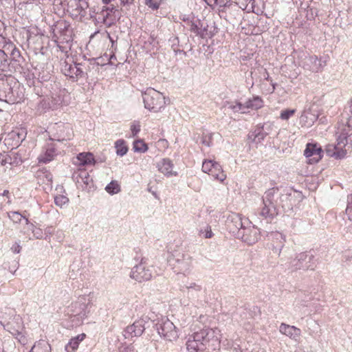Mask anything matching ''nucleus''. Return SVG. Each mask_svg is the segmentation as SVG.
<instances>
[{
    "label": "nucleus",
    "instance_id": "obj_10",
    "mask_svg": "<svg viewBox=\"0 0 352 352\" xmlns=\"http://www.w3.org/2000/svg\"><path fill=\"white\" fill-rule=\"evenodd\" d=\"M322 147L317 143H308L304 151V155L310 164L318 162L322 157Z\"/></svg>",
    "mask_w": 352,
    "mask_h": 352
},
{
    "label": "nucleus",
    "instance_id": "obj_32",
    "mask_svg": "<svg viewBox=\"0 0 352 352\" xmlns=\"http://www.w3.org/2000/svg\"><path fill=\"white\" fill-rule=\"evenodd\" d=\"M130 130L131 132V137L136 136L138 133L140 131V124L139 122H134L131 124L130 126Z\"/></svg>",
    "mask_w": 352,
    "mask_h": 352
},
{
    "label": "nucleus",
    "instance_id": "obj_39",
    "mask_svg": "<svg viewBox=\"0 0 352 352\" xmlns=\"http://www.w3.org/2000/svg\"><path fill=\"white\" fill-rule=\"evenodd\" d=\"M194 289L197 291H199L201 289L199 285H197L195 283H190L189 284H186L185 285H184L182 287V289Z\"/></svg>",
    "mask_w": 352,
    "mask_h": 352
},
{
    "label": "nucleus",
    "instance_id": "obj_30",
    "mask_svg": "<svg viewBox=\"0 0 352 352\" xmlns=\"http://www.w3.org/2000/svg\"><path fill=\"white\" fill-rule=\"evenodd\" d=\"M162 0H144L145 4L153 10H157L161 5Z\"/></svg>",
    "mask_w": 352,
    "mask_h": 352
},
{
    "label": "nucleus",
    "instance_id": "obj_15",
    "mask_svg": "<svg viewBox=\"0 0 352 352\" xmlns=\"http://www.w3.org/2000/svg\"><path fill=\"white\" fill-rule=\"evenodd\" d=\"M144 331V325L143 320H138L129 325L126 329V333L131 336H140Z\"/></svg>",
    "mask_w": 352,
    "mask_h": 352
},
{
    "label": "nucleus",
    "instance_id": "obj_17",
    "mask_svg": "<svg viewBox=\"0 0 352 352\" xmlns=\"http://www.w3.org/2000/svg\"><path fill=\"white\" fill-rule=\"evenodd\" d=\"M86 334L82 333L70 339L68 344L65 346L67 352H74L78 348L80 343L85 340Z\"/></svg>",
    "mask_w": 352,
    "mask_h": 352
},
{
    "label": "nucleus",
    "instance_id": "obj_21",
    "mask_svg": "<svg viewBox=\"0 0 352 352\" xmlns=\"http://www.w3.org/2000/svg\"><path fill=\"white\" fill-rule=\"evenodd\" d=\"M53 130H58L60 131L59 133H58L57 135H54V138H50V140H58V141H60V140H65L66 139V136H67L69 138V135H65L63 134V132H65V131L66 130L67 131V133H68L69 131V128H67L64 126V124H55L53 126H52V129Z\"/></svg>",
    "mask_w": 352,
    "mask_h": 352
},
{
    "label": "nucleus",
    "instance_id": "obj_44",
    "mask_svg": "<svg viewBox=\"0 0 352 352\" xmlns=\"http://www.w3.org/2000/svg\"><path fill=\"white\" fill-rule=\"evenodd\" d=\"M307 259L310 260L311 259V256L308 255L306 253H300L298 256V260L299 261H305Z\"/></svg>",
    "mask_w": 352,
    "mask_h": 352
},
{
    "label": "nucleus",
    "instance_id": "obj_6",
    "mask_svg": "<svg viewBox=\"0 0 352 352\" xmlns=\"http://www.w3.org/2000/svg\"><path fill=\"white\" fill-rule=\"evenodd\" d=\"M202 171L221 183L226 179V175L224 173L221 166L214 160H204L202 163Z\"/></svg>",
    "mask_w": 352,
    "mask_h": 352
},
{
    "label": "nucleus",
    "instance_id": "obj_14",
    "mask_svg": "<svg viewBox=\"0 0 352 352\" xmlns=\"http://www.w3.org/2000/svg\"><path fill=\"white\" fill-rule=\"evenodd\" d=\"M173 164L169 159H162L157 163L158 170L166 177L176 176L177 173L173 170Z\"/></svg>",
    "mask_w": 352,
    "mask_h": 352
},
{
    "label": "nucleus",
    "instance_id": "obj_19",
    "mask_svg": "<svg viewBox=\"0 0 352 352\" xmlns=\"http://www.w3.org/2000/svg\"><path fill=\"white\" fill-rule=\"evenodd\" d=\"M245 104L248 111L250 109L256 110L263 107V100L259 96H254L252 98L248 99Z\"/></svg>",
    "mask_w": 352,
    "mask_h": 352
},
{
    "label": "nucleus",
    "instance_id": "obj_27",
    "mask_svg": "<svg viewBox=\"0 0 352 352\" xmlns=\"http://www.w3.org/2000/svg\"><path fill=\"white\" fill-rule=\"evenodd\" d=\"M105 190L111 194H116L120 190V185L117 182L112 181L105 188Z\"/></svg>",
    "mask_w": 352,
    "mask_h": 352
},
{
    "label": "nucleus",
    "instance_id": "obj_31",
    "mask_svg": "<svg viewBox=\"0 0 352 352\" xmlns=\"http://www.w3.org/2000/svg\"><path fill=\"white\" fill-rule=\"evenodd\" d=\"M208 25L204 26L203 25V26L201 27L200 30H197L198 35H199L202 38L211 37L212 36V34L210 31H208Z\"/></svg>",
    "mask_w": 352,
    "mask_h": 352
},
{
    "label": "nucleus",
    "instance_id": "obj_11",
    "mask_svg": "<svg viewBox=\"0 0 352 352\" xmlns=\"http://www.w3.org/2000/svg\"><path fill=\"white\" fill-rule=\"evenodd\" d=\"M57 155L56 149L54 142L47 143L43 148L38 157L39 163H47L53 160Z\"/></svg>",
    "mask_w": 352,
    "mask_h": 352
},
{
    "label": "nucleus",
    "instance_id": "obj_1",
    "mask_svg": "<svg viewBox=\"0 0 352 352\" xmlns=\"http://www.w3.org/2000/svg\"><path fill=\"white\" fill-rule=\"evenodd\" d=\"M221 331L218 328H205L190 336L186 349L190 352H205L215 349L220 343Z\"/></svg>",
    "mask_w": 352,
    "mask_h": 352
},
{
    "label": "nucleus",
    "instance_id": "obj_38",
    "mask_svg": "<svg viewBox=\"0 0 352 352\" xmlns=\"http://www.w3.org/2000/svg\"><path fill=\"white\" fill-rule=\"evenodd\" d=\"M204 25V23H201L200 21H198L197 23H193L191 25V30L198 34L197 30H200L201 27H202Z\"/></svg>",
    "mask_w": 352,
    "mask_h": 352
},
{
    "label": "nucleus",
    "instance_id": "obj_60",
    "mask_svg": "<svg viewBox=\"0 0 352 352\" xmlns=\"http://www.w3.org/2000/svg\"><path fill=\"white\" fill-rule=\"evenodd\" d=\"M39 351L40 352H44V351L43 349H39Z\"/></svg>",
    "mask_w": 352,
    "mask_h": 352
},
{
    "label": "nucleus",
    "instance_id": "obj_42",
    "mask_svg": "<svg viewBox=\"0 0 352 352\" xmlns=\"http://www.w3.org/2000/svg\"><path fill=\"white\" fill-rule=\"evenodd\" d=\"M64 72H65V76H68L70 78H74L76 77L75 75H74L75 71L71 70L69 69V66H67V65L65 66V68L64 69Z\"/></svg>",
    "mask_w": 352,
    "mask_h": 352
},
{
    "label": "nucleus",
    "instance_id": "obj_8",
    "mask_svg": "<svg viewBox=\"0 0 352 352\" xmlns=\"http://www.w3.org/2000/svg\"><path fill=\"white\" fill-rule=\"evenodd\" d=\"M71 312L75 317H78V320L82 321L87 318L89 310L87 299L84 296L79 297L77 300L72 302L70 307Z\"/></svg>",
    "mask_w": 352,
    "mask_h": 352
},
{
    "label": "nucleus",
    "instance_id": "obj_4",
    "mask_svg": "<svg viewBox=\"0 0 352 352\" xmlns=\"http://www.w3.org/2000/svg\"><path fill=\"white\" fill-rule=\"evenodd\" d=\"M277 192L275 189H270L265 192L263 199V207L259 212L263 217L271 219L278 214L274 199Z\"/></svg>",
    "mask_w": 352,
    "mask_h": 352
},
{
    "label": "nucleus",
    "instance_id": "obj_7",
    "mask_svg": "<svg viewBox=\"0 0 352 352\" xmlns=\"http://www.w3.org/2000/svg\"><path fill=\"white\" fill-rule=\"evenodd\" d=\"M159 335L168 341H175L178 338V332L174 324L168 319H165L157 324Z\"/></svg>",
    "mask_w": 352,
    "mask_h": 352
},
{
    "label": "nucleus",
    "instance_id": "obj_53",
    "mask_svg": "<svg viewBox=\"0 0 352 352\" xmlns=\"http://www.w3.org/2000/svg\"><path fill=\"white\" fill-rule=\"evenodd\" d=\"M8 194V190H4L2 194H0V197H3L6 195Z\"/></svg>",
    "mask_w": 352,
    "mask_h": 352
},
{
    "label": "nucleus",
    "instance_id": "obj_41",
    "mask_svg": "<svg viewBox=\"0 0 352 352\" xmlns=\"http://www.w3.org/2000/svg\"><path fill=\"white\" fill-rule=\"evenodd\" d=\"M32 233H33L34 236L36 239H41L43 236V232H42L41 229H40V228H33Z\"/></svg>",
    "mask_w": 352,
    "mask_h": 352
},
{
    "label": "nucleus",
    "instance_id": "obj_36",
    "mask_svg": "<svg viewBox=\"0 0 352 352\" xmlns=\"http://www.w3.org/2000/svg\"><path fill=\"white\" fill-rule=\"evenodd\" d=\"M348 206L346 209V214H347L349 219L352 221V195L349 197Z\"/></svg>",
    "mask_w": 352,
    "mask_h": 352
},
{
    "label": "nucleus",
    "instance_id": "obj_43",
    "mask_svg": "<svg viewBox=\"0 0 352 352\" xmlns=\"http://www.w3.org/2000/svg\"><path fill=\"white\" fill-rule=\"evenodd\" d=\"M78 8L81 11L85 10L88 8V3L86 1V0H79Z\"/></svg>",
    "mask_w": 352,
    "mask_h": 352
},
{
    "label": "nucleus",
    "instance_id": "obj_56",
    "mask_svg": "<svg viewBox=\"0 0 352 352\" xmlns=\"http://www.w3.org/2000/svg\"><path fill=\"white\" fill-rule=\"evenodd\" d=\"M297 75H298V73H297V72H295V73L293 74V76H294V77H296Z\"/></svg>",
    "mask_w": 352,
    "mask_h": 352
},
{
    "label": "nucleus",
    "instance_id": "obj_22",
    "mask_svg": "<svg viewBox=\"0 0 352 352\" xmlns=\"http://www.w3.org/2000/svg\"><path fill=\"white\" fill-rule=\"evenodd\" d=\"M36 177L39 183L51 185L52 176L50 173L44 170H39L36 173Z\"/></svg>",
    "mask_w": 352,
    "mask_h": 352
},
{
    "label": "nucleus",
    "instance_id": "obj_47",
    "mask_svg": "<svg viewBox=\"0 0 352 352\" xmlns=\"http://www.w3.org/2000/svg\"><path fill=\"white\" fill-rule=\"evenodd\" d=\"M122 352H135L134 348L131 346L125 347Z\"/></svg>",
    "mask_w": 352,
    "mask_h": 352
},
{
    "label": "nucleus",
    "instance_id": "obj_13",
    "mask_svg": "<svg viewBox=\"0 0 352 352\" xmlns=\"http://www.w3.org/2000/svg\"><path fill=\"white\" fill-rule=\"evenodd\" d=\"M278 330L281 334L296 342L299 340L301 336V330L299 328L283 322L280 324Z\"/></svg>",
    "mask_w": 352,
    "mask_h": 352
},
{
    "label": "nucleus",
    "instance_id": "obj_5",
    "mask_svg": "<svg viewBox=\"0 0 352 352\" xmlns=\"http://www.w3.org/2000/svg\"><path fill=\"white\" fill-rule=\"evenodd\" d=\"M130 277L139 283L148 281L153 277V266L141 261L139 264L132 268Z\"/></svg>",
    "mask_w": 352,
    "mask_h": 352
},
{
    "label": "nucleus",
    "instance_id": "obj_2",
    "mask_svg": "<svg viewBox=\"0 0 352 352\" xmlns=\"http://www.w3.org/2000/svg\"><path fill=\"white\" fill-rule=\"evenodd\" d=\"M352 135V125L348 122L339 123L336 131V144H330L325 148L328 156L335 159H343L347 153L348 138Z\"/></svg>",
    "mask_w": 352,
    "mask_h": 352
},
{
    "label": "nucleus",
    "instance_id": "obj_16",
    "mask_svg": "<svg viewBox=\"0 0 352 352\" xmlns=\"http://www.w3.org/2000/svg\"><path fill=\"white\" fill-rule=\"evenodd\" d=\"M317 115L312 113L310 109H307L302 112L300 118V122L302 126L309 127L314 124V123L317 120Z\"/></svg>",
    "mask_w": 352,
    "mask_h": 352
},
{
    "label": "nucleus",
    "instance_id": "obj_57",
    "mask_svg": "<svg viewBox=\"0 0 352 352\" xmlns=\"http://www.w3.org/2000/svg\"><path fill=\"white\" fill-rule=\"evenodd\" d=\"M272 86H273V88H272V91L273 92L274 91V89H275V86H274V85H272Z\"/></svg>",
    "mask_w": 352,
    "mask_h": 352
},
{
    "label": "nucleus",
    "instance_id": "obj_46",
    "mask_svg": "<svg viewBox=\"0 0 352 352\" xmlns=\"http://www.w3.org/2000/svg\"><path fill=\"white\" fill-rule=\"evenodd\" d=\"M213 1V3L215 4V5H218L219 6H223L226 4V0H210V2L208 3V4H210V3H212Z\"/></svg>",
    "mask_w": 352,
    "mask_h": 352
},
{
    "label": "nucleus",
    "instance_id": "obj_58",
    "mask_svg": "<svg viewBox=\"0 0 352 352\" xmlns=\"http://www.w3.org/2000/svg\"><path fill=\"white\" fill-rule=\"evenodd\" d=\"M11 135H12V137H14V136H15V135H16V133H12L11 134Z\"/></svg>",
    "mask_w": 352,
    "mask_h": 352
},
{
    "label": "nucleus",
    "instance_id": "obj_35",
    "mask_svg": "<svg viewBox=\"0 0 352 352\" xmlns=\"http://www.w3.org/2000/svg\"><path fill=\"white\" fill-rule=\"evenodd\" d=\"M180 270L183 272H188L190 268V261L188 258H184L183 261L179 263Z\"/></svg>",
    "mask_w": 352,
    "mask_h": 352
},
{
    "label": "nucleus",
    "instance_id": "obj_52",
    "mask_svg": "<svg viewBox=\"0 0 352 352\" xmlns=\"http://www.w3.org/2000/svg\"><path fill=\"white\" fill-rule=\"evenodd\" d=\"M309 267V265H306V264H305V265L301 264V265L299 266V267H300V268H303V269H305V268H308Z\"/></svg>",
    "mask_w": 352,
    "mask_h": 352
},
{
    "label": "nucleus",
    "instance_id": "obj_45",
    "mask_svg": "<svg viewBox=\"0 0 352 352\" xmlns=\"http://www.w3.org/2000/svg\"><path fill=\"white\" fill-rule=\"evenodd\" d=\"M11 250L14 253L18 254L21 252V247L19 243H15L12 245Z\"/></svg>",
    "mask_w": 352,
    "mask_h": 352
},
{
    "label": "nucleus",
    "instance_id": "obj_18",
    "mask_svg": "<svg viewBox=\"0 0 352 352\" xmlns=\"http://www.w3.org/2000/svg\"><path fill=\"white\" fill-rule=\"evenodd\" d=\"M226 106L232 110L234 113H247L248 111L246 107V104L241 103L238 100L226 101Z\"/></svg>",
    "mask_w": 352,
    "mask_h": 352
},
{
    "label": "nucleus",
    "instance_id": "obj_40",
    "mask_svg": "<svg viewBox=\"0 0 352 352\" xmlns=\"http://www.w3.org/2000/svg\"><path fill=\"white\" fill-rule=\"evenodd\" d=\"M69 69L71 70H73V71H75L74 72V75L76 77H78V76H80L82 73V70L78 67L77 65H69Z\"/></svg>",
    "mask_w": 352,
    "mask_h": 352
},
{
    "label": "nucleus",
    "instance_id": "obj_28",
    "mask_svg": "<svg viewBox=\"0 0 352 352\" xmlns=\"http://www.w3.org/2000/svg\"><path fill=\"white\" fill-rule=\"evenodd\" d=\"M54 202L57 206L62 208L63 206L67 204L69 199L65 195H57L54 197Z\"/></svg>",
    "mask_w": 352,
    "mask_h": 352
},
{
    "label": "nucleus",
    "instance_id": "obj_9",
    "mask_svg": "<svg viewBox=\"0 0 352 352\" xmlns=\"http://www.w3.org/2000/svg\"><path fill=\"white\" fill-rule=\"evenodd\" d=\"M260 234L259 229L255 226L241 227L238 232V235L242 241L249 245L256 243L260 239Z\"/></svg>",
    "mask_w": 352,
    "mask_h": 352
},
{
    "label": "nucleus",
    "instance_id": "obj_54",
    "mask_svg": "<svg viewBox=\"0 0 352 352\" xmlns=\"http://www.w3.org/2000/svg\"><path fill=\"white\" fill-rule=\"evenodd\" d=\"M266 74H267V76H265V79L269 80V78H270L269 74L267 72H266Z\"/></svg>",
    "mask_w": 352,
    "mask_h": 352
},
{
    "label": "nucleus",
    "instance_id": "obj_34",
    "mask_svg": "<svg viewBox=\"0 0 352 352\" xmlns=\"http://www.w3.org/2000/svg\"><path fill=\"white\" fill-rule=\"evenodd\" d=\"M9 218L15 223L20 222L23 216L17 212H10L8 214Z\"/></svg>",
    "mask_w": 352,
    "mask_h": 352
},
{
    "label": "nucleus",
    "instance_id": "obj_51",
    "mask_svg": "<svg viewBox=\"0 0 352 352\" xmlns=\"http://www.w3.org/2000/svg\"><path fill=\"white\" fill-rule=\"evenodd\" d=\"M212 236V232L210 231L208 232H207L206 235V238H210Z\"/></svg>",
    "mask_w": 352,
    "mask_h": 352
},
{
    "label": "nucleus",
    "instance_id": "obj_49",
    "mask_svg": "<svg viewBox=\"0 0 352 352\" xmlns=\"http://www.w3.org/2000/svg\"><path fill=\"white\" fill-rule=\"evenodd\" d=\"M202 144L206 145V146H210V140H206V137L203 138L202 140Z\"/></svg>",
    "mask_w": 352,
    "mask_h": 352
},
{
    "label": "nucleus",
    "instance_id": "obj_29",
    "mask_svg": "<svg viewBox=\"0 0 352 352\" xmlns=\"http://www.w3.org/2000/svg\"><path fill=\"white\" fill-rule=\"evenodd\" d=\"M296 113V109H285L281 111L280 113V119L283 120H289Z\"/></svg>",
    "mask_w": 352,
    "mask_h": 352
},
{
    "label": "nucleus",
    "instance_id": "obj_20",
    "mask_svg": "<svg viewBox=\"0 0 352 352\" xmlns=\"http://www.w3.org/2000/svg\"><path fill=\"white\" fill-rule=\"evenodd\" d=\"M94 162V157L91 153H81L78 155L76 157V164L79 166H84L90 164Z\"/></svg>",
    "mask_w": 352,
    "mask_h": 352
},
{
    "label": "nucleus",
    "instance_id": "obj_12",
    "mask_svg": "<svg viewBox=\"0 0 352 352\" xmlns=\"http://www.w3.org/2000/svg\"><path fill=\"white\" fill-rule=\"evenodd\" d=\"M324 67V64H323L316 56H307L302 63L304 69L312 72H318L321 71Z\"/></svg>",
    "mask_w": 352,
    "mask_h": 352
},
{
    "label": "nucleus",
    "instance_id": "obj_23",
    "mask_svg": "<svg viewBox=\"0 0 352 352\" xmlns=\"http://www.w3.org/2000/svg\"><path fill=\"white\" fill-rule=\"evenodd\" d=\"M115 148L116 149V154L119 156H124L128 151V147L126 142L123 140H118L115 142Z\"/></svg>",
    "mask_w": 352,
    "mask_h": 352
},
{
    "label": "nucleus",
    "instance_id": "obj_25",
    "mask_svg": "<svg viewBox=\"0 0 352 352\" xmlns=\"http://www.w3.org/2000/svg\"><path fill=\"white\" fill-rule=\"evenodd\" d=\"M133 149L135 152L145 153L148 150V146L143 140H138L133 142Z\"/></svg>",
    "mask_w": 352,
    "mask_h": 352
},
{
    "label": "nucleus",
    "instance_id": "obj_50",
    "mask_svg": "<svg viewBox=\"0 0 352 352\" xmlns=\"http://www.w3.org/2000/svg\"><path fill=\"white\" fill-rule=\"evenodd\" d=\"M134 0H122V4L125 5V4H129V3H132L133 2Z\"/></svg>",
    "mask_w": 352,
    "mask_h": 352
},
{
    "label": "nucleus",
    "instance_id": "obj_3",
    "mask_svg": "<svg viewBox=\"0 0 352 352\" xmlns=\"http://www.w3.org/2000/svg\"><path fill=\"white\" fill-rule=\"evenodd\" d=\"M142 98L144 107L151 112L158 113L166 105V99L163 94L151 87L142 93Z\"/></svg>",
    "mask_w": 352,
    "mask_h": 352
},
{
    "label": "nucleus",
    "instance_id": "obj_24",
    "mask_svg": "<svg viewBox=\"0 0 352 352\" xmlns=\"http://www.w3.org/2000/svg\"><path fill=\"white\" fill-rule=\"evenodd\" d=\"M50 351L51 347L49 344L40 341L32 347L30 352H50Z\"/></svg>",
    "mask_w": 352,
    "mask_h": 352
},
{
    "label": "nucleus",
    "instance_id": "obj_55",
    "mask_svg": "<svg viewBox=\"0 0 352 352\" xmlns=\"http://www.w3.org/2000/svg\"><path fill=\"white\" fill-rule=\"evenodd\" d=\"M350 111L352 113V100H351V104L350 105Z\"/></svg>",
    "mask_w": 352,
    "mask_h": 352
},
{
    "label": "nucleus",
    "instance_id": "obj_59",
    "mask_svg": "<svg viewBox=\"0 0 352 352\" xmlns=\"http://www.w3.org/2000/svg\"><path fill=\"white\" fill-rule=\"evenodd\" d=\"M287 65L285 64V65H284V67H283V69H287Z\"/></svg>",
    "mask_w": 352,
    "mask_h": 352
},
{
    "label": "nucleus",
    "instance_id": "obj_33",
    "mask_svg": "<svg viewBox=\"0 0 352 352\" xmlns=\"http://www.w3.org/2000/svg\"><path fill=\"white\" fill-rule=\"evenodd\" d=\"M10 158L8 156L7 154H0V166H7V165L10 166Z\"/></svg>",
    "mask_w": 352,
    "mask_h": 352
},
{
    "label": "nucleus",
    "instance_id": "obj_26",
    "mask_svg": "<svg viewBox=\"0 0 352 352\" xmlns=\"http://www.w3.org/2000/svg\"><path fill=\"white\" fill-rule=\"evenodd\" d=\"M266 135V133H264L262 130L258 129L254 131L251 135H249V138H252V137L253 136L254 138L252 139V141L256 143H258L264 140Z\"/></svg>",
    "mask_w": 352,
    "mask_h": 352
},
{
    "label": "nucleus",
    "instance_id": "obj_37",
    "mask_svg": "<svg viewBox=\"0 0 352 352\" xmlns=\"http://www.w3.org/2000/svg\"><path fill=\"white\" fill-rule=\"evenodd\" d=\"M274 237L277 239V240H279L280 241V245H281V247H283L284 245V243L286 241V239H285V236L283 235V234L281 233H279V232H276L274 234Z\"/></svg>",
    "mask_w": 352,
    "mask_h": 352
},
{
    "label": "nucleus",
    "instance_id": "obj_48",
    "mask_svg": "<svg viewBox=\"0 0 352 352\" xmlns=\"http://www.w3.org/2000/svg\"><path fill=\"white\" fill-rule=\"evenodd\" d=\"M82 174L84 175L83 176H84L85 179H86L85 181H84V183H85L86 184H88L89 179V174L86 172L82 173Z\"/></svg>",
    "mask_w": 352,
    "mask_h": 352
}]
</instances>
